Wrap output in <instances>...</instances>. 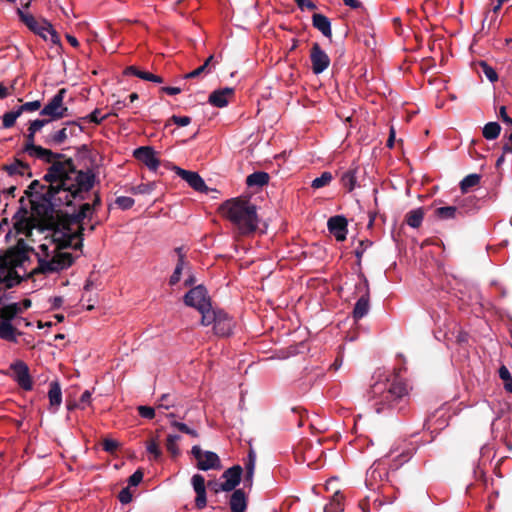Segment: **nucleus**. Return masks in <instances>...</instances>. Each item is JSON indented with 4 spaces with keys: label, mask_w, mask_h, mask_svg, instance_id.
Wrapping results in <instances>:
<instances>
[{
    "label": "nucleus",
    "mask_w": 512,
    "mask_h": 512,
    "mask_svg": "<svg viewBox=\"0 0 512 512\" xmlns=\"http://www.w3.org/2000/svg\"><path fill=\"white\" fill-rule=\"evenodd\" d=\"M178 402H179L178 397L174 393H164L157 400L158 408H164V409H169L171 407H174L178 404Z\"/></svg>",
    "instance_id": "ea45409f"
},
{
    "label": "nucleus",
    "mask_w": 512,
    "mask_h": 512,
    "mask_svg": "<svg viewBox=\"0 0 512 512\" xmlns=\"http://www.w3.org/2000/svg\"><path fill=\"white\" fill-rule=\"evenodd\" d=\"M34 140L35 133L28 132V134L26 135V143L23 148V151L26 152L28 155H31L40 147L39 145H35Z\"/></svg>",
    "instance_id": "3c124183"
},
{
    "label": "nucleus",
    "mask_w": 512,
    "mask_h": 512,
    "mask_svg": "<svg viewBox=\"0 0 512 512\" xmlns=\"http://www.w3.org/2000/svg\"><path fill=\"white\" fill-rule=\"evenodd\" d=\"M234 93V88L230 87L217 89L209 95L208 102L214 107H226L230 99L234 97Z\"/></svg>",
    "instance_id": "6ab92c4d"
},
{
    "label": "nucleus",
    "mask_w": 512,
    "mask_h": 512,
    "mask_svg": "<svg viewBox=\"0 0 512 512\" xmlns=\"http://www.w3.org/2000/svg\"><path fill=\"white\" fill-rule=\"evenodd\" d=\"M21 114L19 110L6 112L2 117V124L4 128H11L14 126L16 120L18 117H20Z\"/></svg>",
    "instance_id": "09e8293b"
},
{
    "label": "nucleus",
    "mask_w": 512,
    "mask_h": 512,
    "mask_svg": "<svg viewBox=\"0 0 512 512\" xmlns=\"http://www.w3.org/2000/svg\"><path fill=\"white\" fill-rule=\"evenodd\" d=\"M31 252H34V249L20 238L14 246L0 253V278L6 289H11L24 280L15 268L22 267L29 261Z\"/></svg>",
    "instance_id": "7ed1b4c3"
},
{
    "label": "nucleus",
    "mask_w": 512,
    "mask_h": 512,
    "mask_svg": "<svg viewBox=\"0 0 512 512\" xmlns=\"http://www.w3.org/2000/svg\"><path fill=\"white\" fill-rule=\"evenodd\" d=\"M48 123H50L49 119H36L34 121H31L30 125L28 127V132H32V133L36 134Z\"/></svg>",
    "instance_id": "4d7b16f0"
},
{
    "label": "nucleus",
    "mask_w": 512,
    "mask_h": 512,
    "mask_svg": "<svg viewBox=\"0 0 512 512\" xmlns=\"http://www.w3.org/2000/svg\"><path fill=\"white\" fill-rule=\"evenodd\" d=\"M67 140V132L65 129H60L47 135L44 143L49 146L61 145Z\"/></svg>",
    "instance_id": "473e14b6"
},
{
    "label": "nucleus",
    "mask_w": 512,
    "mask_h": 512,
    "mask_svg": "<svg viewBox=\"0 0 512 512\" xmlns=\"http://www.w3.org/2000/svg\"><path fill=\"white\" fill-rule=\"evenodd\" d=\"M137 411L139 415L145 419H153L155 417V409L150 406H138Z\"/></svg>",
    "instance_id": "bf43d9fd"
},
{
    "label": "nucleus",
    "mask_w": 512,
    "mask_h": 512,
    "mask_svg": "<svg viewBox=\"0 0 512 512\" xmlns=\"http://www.w3.org/2000/svg\"><path fill=\"white\" fill-rule=\"evenodd\" d=\"M191 454L197 460L196 467L202 471L220 470L222 468L219 456L212 451H203L200 446L195 445Z\"/></svg>",
    "instance_id": "423d86ee"
},
{
    "label": "nucleus",
    "mask_w": 512,
    "mask_h": 512,
    "mask_svg": "<svg viewBox=\"0 0 512 512\" xmlns=\"http://www.w3.org/2000/svg\"><path fill=\"white\" fill-rule=\"evenodd\" d=\"M184 257L185 255H180V259H178L174 272L169 279V284L171 286L176 285L180 281L181 274L185 265Z\"/></svg>",
    "instance_id": "c03bdc74"
},
{
    "label": "nucleus",
    "mask_w": 512,
    "mask_h": 512,
    "mask_svg": "<svg viewBox=\"0 0 512 512\" xmlns=\"http://www.w3.org/2000/svg\"><path fill=\"white\" fill-rule=\"evenodd\" d=\"M311 68L314 74H320L330 65V58L318 43H313L310 50Z\"/></svg>",
    "instance_id": "ddd939ff"
},
{
    "label": "nucleus",
    "mask_w": 512,
    "mask_h": 512,
    "mask_svg": "<svg viewBox=\"0 0 512 512\" xmlns=\"http://www.w3.org/2000/svg\"><path fill=\"white\" fill-rule=\"evenodd\" d=\"M21 207L13 216V227L17 234H23L26 237L32 235L33 229L36 227V220L29 216L27 208L23 206L24 197L20 199Z\"/></svg>",
    "instance_id": "0eeeda50"
},
{
    "label": "nucleus",
    "mask_w": 512,
    "mask_h": 512,
    "mask_svg": "<svg viewBox=\"0 0 512 512\" xmlns=\"http://www.w3.org/2000/svg\"><path fill=\"white\" fill-rule=\"evenodd\" d=\"M481 175L473 173L469 174L462 179L460 182V189L462 193L468 192L471 188L477 186L480 183Z\"/></svg>",
    "instance_id": "58836bf2"
},
{
    "label": "nucleus",
    "mask_w": 512,
    "mask_h": 512,
    "mask_svg": "<svg viewBox=\"0 0 512 512\" xmlns=\"http://www.w3.org/2000/svg\"><path fill=\"white\" fill-rule=\"evenodd\" d=\"M355 173H356L355 169H350V170L346 171L345 173H343V175L341 177V183H342L343 187H345L347 189L348 192H351L356 186Z\"/></svg>",
    "instance_id": "a19ab883"
},
{
    "label": "nucleus",
    "mask_w": 512,
    "mask_h": 512,
    "mask_svg": "<svg viewBox=\"0 0 512 512\" xmlns=\"http://www.w3.org/2000/svg\"><path fill=\"white\" fill-rule=\"evenodd\" d=\"M146 450L153 456L154 460H160L162 457V450L155 439H150L146 442Z\"/></svg>",
    "instance_id": "49530a36"
},
{
    "label": "nucleus",
    "mask_w": 512,
    "mask_h": 512,
    "mask_svg": "<svg viewBox=\"0 0 512 512\" xmlns=\"http://www.w3.org/2000/svg\"><path fill=\"white\" fill-rule=\"evenodd\" d=\"M344 496L340 492H335L331 501L325 506L324 512H343Z\"/></svg>",
    "instance_id": "72a5a7b5"
},
{
    "label": "nucleus",
    "mask_w": 512,
    "mask_h": 512,
    "mask_svg": "<svg viewBox=\"0 0 512 512\" xmlns=\"http://www.w3.org/2000/svg\"><path fill=\"white\" fill-rule=\"evenodd\" d=\"M184 303L197 310H203L204 307H208L211 304L207 290L202 285L190 289L184 296Z\"/></svg>",
    "instance_id": "1a4fd4ad"
},
{
    "label": "nucleus",
    "mask_w": 512,
    "mask_h": 512,
    "mask_svg": "<svg viewBox=\"0 0 512 512\" xmlns=\"http://www.w3.org/2000/svg\"><path fill=\"white\" fill-rule=\"evenodd\" d=\"M423 208H417L409 211L405 216L406 223L412 228H419L424 218Z\"/></svg>",
    "instance_id": "7c9ffc66"
},
{
    "label": "nucleus",
    "mask_w": 512,
    "mask_h": 512,
    "mask_svg": "<svg viewBox=\"0 0 512 512\" xmlns=\"http://www.w3.org/2000/svg\"><path fill=\"white\" fill-rule=\"evenodd\" d=\"M99 114H100V110L99 109H95L88 116L80 118V120L93 122L95 124H100L104 119L108 118V115H105L103 117H99Z\"/></svg>",
    "instance_id": "13d9d810"
},
{
    "label": "nucleus",
    "mask_w": 512,
    "mask_h": 512,
    "mask_svg": "<svg viewBox=\"0 0 512 512\" xmlns=\"http://www.w3.org/2000/svg\"><path fill=\"white\" fill-rule=\"evenodd\" d=\"M16 316H17V310L14 306H11L10 304H8L1 308V314H0L1 322L11 323V321Z\"/></svg>",
    "instance_id": "de8ad7c7"
},
{
    "label": "nucleus",
    "mask_w": 512,
    "mask_h": 512,
    "mask_svg": "<svg viewBox=\"0 0 512 512\" xmlns=\"http://www.w3.org/2000/svg\"><path fill=\"white\" fill-rule=\"evenodd\" d=\"M124 74L125 75H133V76H136L145 81H151V82H155V83L163 82L162 77L155 75L153 73L147 72V71H142V70L138 69L136 66L126 67L124 70Z\"/></svg>",
    "instance_id": "a878e982"
},
{
    "label": "nucleus",
    "mask_w": 512,
    "mask_h": 512,
    "mask_svg": "<svg viewBox=\"0 0 512 512\" xmlns=\"http://www.w3.org/2000/svg\"><path fill=\"white\" fill-rule=\"evenodd\" d=\"M133 156L142 162L151 171H156L160 165V160L156 156V152L151 146H141L134 150Z\"/></svg>",
    "instance_id": "4468645a"
},
{
    "label": "nucleus",
    "mask_w": 512,
    "mask_h": 512,
    "mask_svg": "<svg viewBox=\"0 0 512 512\" xmlns=\"http://www.w3.org/2000/svg\"><path fill=\"white\" fill-rule=\"evenodd\" d=\"M503 146H502V150L504 153H512V130H511V133L506 136L504 135L503 136Z\"/></svg>",
    "instance_id": "774afa93"
},
{
    "label": "nucleus",
    "mask_w": 512,
    "mask_h": 512,
    "mask_svg": "<svg viewBox=\"0 0 512 512\" xmlns=\"http://www.w3.org/2000/svg\"><path fill=\"white\" fill-rule=\"evenodd\" d=\"M347 226H348V221L342 215L332 216L328 219V222H327V227H328L329 232L339 242H342L346 239V235L348 232Z\"/></svg>",
    "instance_id": "dca6fc26"
},
{
    "label": "nucleus",
    "mask_w": 512,
    "mask_h": 512,
    "mask_svg": "<svg viewBox=\"0 0 512 512\" xmlns=\"http://www.w3.org/2000/svg\"><path fill=\"white\" fill-rule=\"evenodd\" d=\"M332 179V174L330 172L325 171L319 177L315 178L312 181L311 187L314 189L325 187L332 181Z\"/></svg>",
    "instance_id": "a18cd8bd"
},
{
    "label": "nucleus",
    "mask_w": 512,
    "mask_h": 512,
    "mask_svg": "<svg viewBox=\"0 0 512 512\" xmlns=\"http://www.w3.org/2000/svg\"><path fill=\"white\" fill-rule=\"evenodd\" d=\"M255 463H256V453H255V451L252 448H250L249 452H248L247 459L245 461V469H246V471L247 470L254 471L255 470Z\"/></svg>",
    "instance_id": "052dcab7"
},
{
    "label": "nucleus",
    "mask_w": 512,
    "mask_h": 512,
    "mask_svg": "<svg viewBox=\"0 0 512 512\" xmlns=\"http://www.w3.org/2000/svg\"><path fill=\"white\" fill-rule=\"evenodd\" d=\"M102 446L106 452L114 453L118 449L119 443L113 439H104Z\"/></svg>",
    "instance_id": "680f3d73"
},
{
    "label": "nucleus",
    "mask_w": 512,
    "mask_h": 512,
    "mask_svg": "<svg viewBox=\"0 0 512 512\" xmlns=\"http://www.w3.org/2000/svg\"><path fill=\"white\" fill-rule=\"evenodd\" d=\"M501 132V126L497 122H489L485 124L482 134L487 140H494L498 138Z\"/></svg>",
    "instance_id": "4c0bfd02"
},
{
    "label": "nucleus",
    "mask_w": 512,
    "mask_h": 512,
    "mask_svg": "<svg viewBox=\"0 0 512 512\" xmlns=\"http://www.w3.org/2000/svg\"><path fill=\"white\" fill-rule=\"evenodd\" d=\"M41 108V101L39 100H35V101H30V102H26L24 104H22L21 106L18 107V110L20 112V114L24 113V112H34V111H37Z\"/></svg>",
    "instance_id": "5fc2aeb1"
},
{
    "label": "nucleus",
    "mask_w": 512,
    "mask_h": 512,
    "mask_svg": "<svg viewBox=\"0 0 512 512\" xmlns=\"http://www.w3.org/2000/svg\"><path fill=\"white\" fill-rule=\"evenodd\" d=\"M202 317H201V324L203 326H209L211 324H215L216 318L218 316V310H214L212 308V305L208 307H204L203 310H198Z\"/></svg>",
    "instance_id": "c9c22d12"
},
{
    "label": "nucleus",
    "mask_w": 512,
    "mask_h": 512,
    "mask_svg": "<svg viewBox=\"0 0 512 512\" xmlns=\"http://www.w3.org/2000/svg\"><path fill=\"white\" fill-rule=\"evenodd\" d=\"M372 245V242L369 240H362L359 242V247L355 250V256L358 261L361 260L364 251Z\"/></svg>",
    "instance_id": "338daca9"
},
{
    "label": "nucleus",
    "mask_w": 512,
    "mask_h": 512,
    "mask_svg": "<svg viewBox=\"0 0 512 512\" xmlns=\"http://www.w3.org/2000/svg\"><path fill=\"white\" fill-rule=\"evenodd\" d=\"M356 289L361 293V296L354 306L352 315L355 320H359L367 315L370 308V291L367 279L356 285Z\"/></svg>",
    "instance_id": "9b49d317"
},
{
    "label": "nucleus",
    "mask_w": 512,
    "mask_h": 512,
    "mask_svg": "<svg viewBox=\"0 0 512 512\" xmlns=\"http://www.w3.org/2000/svg\"><path fill=\"white\" fill-rule=\"evenodd\" d=\"M66 95V89L61 88L58 92L49 100V102L40 111L41 116L50 117L49 120H59L69 116V110L64 106V98Z\"/></svg>",
    "instance_id": "39448f33"
},
{
    "label": "nucleus",
    "mask_w": 512,
    "mask_h": 512,
    "mask_svg": "<svg viewBox=\"0 0 512 512\" xmlns=\"http://www.w3.org/2000/svg\"><path fill=\"white\" fill-rule=\"evenodd\" d=\"M30 156L40 159V160L44 161L45 163H51V164L56 161H61V159L65 158L64 154L55 153L50 149L43 148L42 146H40Z\"/></svg>",
    "instance_id": "393cba45"
},
{
    "label": "nucleus",
    "mask_w": 512,
    "mask_h": 512,
    "mask_svg": "<svg viewBox=\"0 0 512 512\" xmlns=\"http://www.w3.org/2000/svg\"><path fill=\"white\" fill-rule=\"evenodd\" d=\"M481 69H482V72L483 74L487 77V79L490 81V82H495L498 80V74L497 72L490 66L488 65L486 62L484 61H481L479 63Z\"/></svg>",
    "instance_id": "8fccbe9b"
},
{
    "label": "nucleus",
    "mask_w": 512,
    "mask_h": 512,
    "mask_svg": "<svg viewBox=\"0 0 512 512\" xmlns=\"http://www.w3.org/2000/svg\"><path fill=\"white\" fill-rule=\"evenodd\" d=\"M118 499L122 504H128L132 501V493L129 487H125L119 492Z\"/></svg>",
    "instance_id": "e2e57ef3"
},
{
    "label": "nucleus",
    "mask_w": 512,
    "mask_h": 512,
    "mask_svg": "<svg viewBox=\"0 0 512 512\" xmlns=\"http://www.w3.org/2000/svg\"><path fill=\"white\" fill-rule=\"evenodd\" d=\"M92 210V205L90 203H84L81 205L80 210L70 216V221L79 226H82L83 220L88 216V213Z\"/></svg>",
    "instance_id": "79ce46f5"
},
{
    "label": "nucleus",
    "mask_w": 512,
    "mask_h": 512,
    "mask_svg": "<svg viewBox=\"0 0 512 512\" xmlns=\"http://www.w3.org/2000/svg\"><path fill=\"white\" fill-rule=\"evenodd\" d=\"M434 214L441 220L455 219L458 216H464L463 210L456 206L439 207L435 209Z\"/></svg>",
    "instance_id": "bb28decb"
},
{
    "label": "nucleus",
    "mask_w": 512,
    "mask_h": 512,
    "mask_svg": "<svg viewBox=\"0 0 512 512\" xmlns=\"http://www.w3.org/2000/svg\"><path fill=\"white\" fill-rule=\"evenodd\" d=\"M243 474V468L240 465H234L225 470L221 476L224 482L221 483L220 489L224 492H230L236 490L235 488L241 482Z\"/></svg>",
    "instance_id": "2eb2a0df"
},
{
    "label": "nucleus",
    "mask_w": 512,
    "mask_h": 512,
    "mask_svg": "<svg viewBox=\"0 0 512 512\" xmlns=\"http://www.w3.org/2000/svg\"><path fill=\"white\" fill-rule=\"evenodd\" d=\"M43 180L49 186L40 194L41 203L31 199V205L38 215L52 217L60 207L72 205L74 199L83 200L82 193L89 192L95 184V174L92 170H77L68 158L52 163Z\"/></svg>",
    "instance_id": "f257e3e1"
},
{
    "label": "nucleus",
    "mask_w": 512,
    "mask_h": 512,
    "mask_svg": "<svg viewBox=\"0 0 512 512\" xmlns=\"http://www.w3.org/2000/svg\"><path fill=\"white\" fill-rule=\"evenodd\" d=\"M248 498L243 489H236L230 496L229 506L231 512H246Z\"/></svg>",
    "instance_id": "4be33fe9"
},
{
    "label": "nucleus",
    "mask_w": 512,
    "mask_h": 512,
    "mask_svg": "<svg viewBox=\"0 0 512 512\" xmlns=\"http://www.w3.org/2000/svg\"><path fill=\"white\" fill-rule=\"evenodd\" d=\"M408 403V386L406 382L395 377L389 386L381 392L379 400L375 403V411L378 414L394 410L402 412Z\"/></svg>",
    "instance_id": "20e7f679"
},
{
    "label": "nucleus",
    "mask_w": 512,
    "mask_h": 512,
    "mask_svg": "<svg viewBox=\"0 0 512 512\" xmlns=\"http://www.w3.org/2000/svg\"><path fill=\"white\" fill-rule=\"evenodd\" d=\"M12 378L24 390L30 391L33 388V381L28 365L22 360H16L10 365Z\"/></svg>",
    "instance_id": "9d476101"
},
{
    "label": "nucleus",
    "mask_w": 512,
    "mask_h": 512,
    "mask_svg": "<svg viewBox=\"0 0 512 512\" xmlns=\"http://www.w3.org/2000/svg\"><path fill=\"white\" fill-rule=\"evenodd\" d=\"M83 231L84 227L79 226L78 231L75 233L61 232L60 235L57 236L56 232L54 234V241L60 249L73 248L79 250L83 247Z\"/></svg>",
    "instance_id": "f8f14e48"
},
{
    "label": "nucleus",
    "mask_w": 512,
    "mask_h": 512,
    "mask_svg": "<svg viewBox=\"0 0 512 512\" xmlns=\"http://www.w3.org/2000/svg\"><path fill=\"white\" fill-rule=\"evenodd\" d=\"M191 484L196 493L195 507L197 510H203L207 505L205 478L201 474H195L191 478Z\"/></svg>",
    "instance_id": "f3484780"
},
{
    "label": "nucleus",
    "mask_w": 512,
    "mask_h": 512,
    "mask_svg": "<svg viewBox=\"0 0 512 512\" xmlns=\"http://www.w3.org/2000/svg\"><path fill=\"white\" fill-rule=\"evenodd\" d=\"M55 266L58 268V272L70 267L74 263V258L71 253H57L53 256Z\"/></svg>",
    "instance_id": "2f4dec72"
},
{
    "label": "nucleus",
    "mask_w": 512,
    "mask_h": 512,
    "mask_svg": "<svg viewBox=\"0 0 512 512\" xmlns=\"http://www.w3.org/2000/svg\"><path fill=\"white\" fill-rule=\"evenodd\" d=\"M233 321L223 310H218V316L214 324L215 334L221 337L229 336L232 333Z\"/></svg>",
    "instance_id": "aec40b11"
},
{
    "label": "nucleus",
    "mask_w": 512,
    "mask_h": 512,
    "mask_svg": "<svg viewBox=\"0 0 512 512\" xmlns=\"http://www.w3.org/2000/svg\"><path fill=\"white\" fill-rule=\"evenodd\" d=\"M58 272V268L55 266L53 259L47 261L42 258H38V266L34 268V273L48 274Z\"/></svg>",
    "instance_id": "e433bc0d"
},
{
    "label": "nucleus",
    "mask_w": 512,
    "mask_h": 512,
    "mask_svg": "<svg viewBox=\"0 0 512 512\" xmlns=\"http://www.w3.org/2000/svg\"><path fill=\"white\" fill-rule=\"evenodd\" d=\"M156 187L155 182L142 183L132 188L134 194H150Z\"/></svg>",
    "instance_id": "603ef678"
},
{
    "label": "nucleus",
    "mask_w": 512,
    "mask_h": 512,
    "mask_svg": "<svg viewBox=\"0 0 512 512\" xmlns=\"http://www.w3.org/2000/svg\"><path fill=\"white\" fill-rule=\"evenodd\" d=\"M270 176L264 171H257L247 176L246 184L248 187H263L269 183Z\"/></svg>",
    "instance_id": "cd10ccee"
},
{
    "label": "nucleus",
    "mask_w": 512,
    "mask_h": 512,
    "mask_svg": "<svg viewBox=\"0 0 512 512\" xmlns=\"http://www.w3.org/2000/svg\"><path fill=\"white\" fill-rule=\"evenodd\" d=\"M312 25L314 28L319 30L325 37L331 38L332 29L331 22L328 17L320 13H314L312 15Z\"/></svg>",
    "instance_id": "b1692460"
},
{
    "label": "nucleus",
    "mask_w": 512,
    "mask_h": 512,
    "mask_svg": "<svg viewBox=\"0 0 512 512\" xmlns=\"http://www.w3.org/2000/svg\"><path fill=\"white\" fill-rule=\"evenodd\" d=\"M143 471L141 469H137L128 479V484L130 486H137L143 479Z\"/></svg>",
    "instance_id": "0e129e2a"
},
{
    "label": "nucleus",
    "mask_w": 512,
    "mask_h": 512,
    "mask_svg": "<svg viewBox=\"0 0 512 512\" xmlns=\"http://www.w3.org/2000/svg\"><path fill=\"white\" fill-rule=\"evenodd\" d=\"M17 14L30 31L45 41L48 40V29H51V23L48 20L44 18L36 19L32 14L25 13L21 9H17Z\"/></svg>",
    "instance_id": "6e6552de"
},
{
    "label": "nucleus",
    "mask_w": 512,
    "mask_h": 512,
    "mask_svg": "<svg viewBox=\"0 0 512 512\" xmlns=\"http://www.w3.org/2000/svg\"><path fill=\"white\" fill-rule=\"evenodd\" d=\"M223 217L229 220L239 235H249L258 228L256 206L247 198H231L223 202L219 208Z\"/></svg>",
    "instance_id": "f03ea898"
},
{
    "label": "nucleus",
    "mask_w": 512,
    "mask_h": 512,
    "mask_svg": "<svg viewBox=\"0 0 512 512\" xmlns=\"http://www.w3.org/2000/svg\"><path fill=\"white\" fill-rule=\"evenodd\" d=\"M115 203L122 210H128L134 205L135 201L131 197L119 196L116 198Z\"/></svg>",
    "instance_id": "6e6d98bb"
},
{
    "label": "nucleus",
    "mask_w": 512,
    "mask_h": 512,
    "mask_svg": "<svg viewBox=\"0 0 512 512\" xmlns=\"http://www.w3.org/2000/svg\"><path fill=\"white\" fill-rule=\"evenodd\" d=\"M21 334L11 323L0 322V339L17 342V335Z\"/></svg>",
    "instance_id": "c756f323"
},
{
    "label": "nucleus",
    "mask_w": 512,
    "mask_h": 512,
    "mask_svg": "<svg viewBox=\"0 0 512 512\" xmlns=\"http://www.w3.org/2000/svg\"><path fill=\"white\" fill-rule=\"evenodd\" d=\"M173 169L176 171L177 175L185 180L194 190L198 192H204L208 190L204 180L198 173L184 170L177 166H174Z\"/></svg>",
    "instance_id": "a211bd4d"
},
{
    "label": "nucleus",
    "mask_w": 512,
    "mask_h": 512,
    "mask_svg": "<svg viewBox=\"0 0 512 512\" xmlns=\"http://www.w3.org/2000/svg\"><path fill=\"white\" fill-rule=\"evenodd\" d=\"M215 65L214 56L210 55L204 63L193 71L184 75V79H194L204 74H209Z\"/></svg>",
    "instance_id": "c85d7f7f"
},
{
    "label": "nucleus",
    "mask_w": 512,
    "mask_h": 512,
    "mask_svg": "<svg viewBox=\"0 0 512 512\" xmlns=\"http://www.w3.org/2000/svg\"><path fill=\"white\" fill-rule=\"evenodd\" d=\"M47 190V186L41 184L38 180H34L30 183L28 188L25 190V195L29 198L36 196L38 200L36 202L41 203L40 194L44 193Z\"/></svg>",
    "instance_id": "f704fd0d"
},
{
    "label": "nucleus",
    "mask_w": 512,
    "mask_h": 512,
    "mask_svg": "<svg viewBox=\"0 0 512 512\" xmlns=\"http://www.w3.org/2000/svg\"><path fill=\"white\" fill-rule=\"evenodd\" d=\"M2 170L7 172L9 176L27 175L29 178L32 177L30 165L17 158L12 163L3 165Z\"/></svg>",
    "instance_id": "412c9836"
},
{
    "label": "nucleus",
    "mask_w": 512,
    "mask_h": 512,
    "mask_svg": "<svg viewBox=\"0 0 512 512\" xmlns=\"http://www.w3.org/2000/svg\"><path fill=\"white\" fill-rule=\"evenodd\" d=\"M62 129L66 130L67 138L77 137L84 131V127L77 121H67Z\"/></svg>",
    "instance_id": "37998d69"
},
{
    "label": "nucleus",
    "mask_w": 512,
    "mask_h": 512,
    "mask_svg": "<svg viewBox=\"0 0 512 512\" xmlns=\"http://www.w3.org/2000/svg\"><path fill=\"white\" fill-rule=\"evenodd\" d=\"M48 398L50 410L57 411L62 402V391L58 381H52L49 384Z\"/></svg>",
    "instance_id": "5701e85b"
},
{
    "label": "nucleus",
    "mask_w": 512,
    "mask_h": 512,
    "mask_svg": "<svg viewBox=\"0 0 512 512\" xmlns=\"http://www.w3.org/2000/svg\"><path fill=\"white\" fill-rule=\"evenodd\" d=\"M171 426L176 428L180 432L188 434L194 438H197L199 436V434L196 430L189 428L185 423L178 422V421H172Z\"/></svg>",
    "instance_id": "864d4df0"
},
{
    "label": "nucleus",
    "mask_w": 512,
    "mask_h": 512,
    "mask_svg": "<svg viewBox=\"0 0 512 512\" xmlns=\"http://www.w3.org/2000/svg\"><path fill=\"white\" fill-rule=\"evenodd\" d=\"M170 122H173L174 124L178 125V126H187L191 123V118L188 117V116H177V115H173L170 119H169Z\"/></svg>",
    "instance_id": "69168bd1"
}]
</instances>
